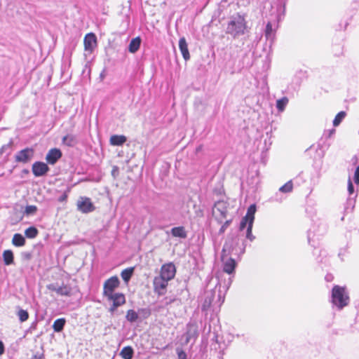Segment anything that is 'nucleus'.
Listing matches in <instances>:
<instances>
[{"label":"nucleus","instance_id":"nucleus-24","mask_svg":"<svg viewBox=\"0 0 359 359\" xmlns=\"http://www.w3.org/2000/svg\"><path fill=\"white\" fill-rule=\"evenodd\" d=\"M66 324V320L64 318L55 320L53 325V329L55 332H60L63 330Z\"/></svg>","mask_w":359,"mask_h":359},{"label":"nucleus","instance_id":"nucleus-15","mask_svg":"<svg viewBox=\"0 0 359 359\" xmlns=\"http://www.w3.org/2000/svg\"><path fill=\"white\" fill-rule=\"evenodd\" d=\"M85 50L91 53L97 46V37L94 33H88L84 37Z\"/></svg>","mask_w":359,"mask_h":359},{"label":"nucleus","instance_id":"nucleus-41","mask_svg":"<svg viewBox=\"0 0 359 359\" xmlns=\"http://www.w3.org/2000/svg\"><path fill=\"white\" fill-rule=\"evenodd\" d=\"M176 353L178 359H188L186 352L183 351L181 348L177 347L176 348Z\"/></svg>","mask_w":359,"mask_h":359},{"label":"nucleus","instance_id":"nucleus-8","mask_svg":"<svg viewBox=\"0 0 359 359\" xmlns=\"http://www.w3.org/2000/svg\"><path fill=\"white\" fill-rule=\"evenodd\" d=\"M77 210L82 213L88 214L95 210V206L90 198L81 196L76 203Z\"/></svg>","mask_w":359,"mask_h":359},{"label":"nucleus","instance_id":"nucleus-52","mask_svg":"<svg viewBox=\"0 0 359 359\" xmlns=\"http://www.w3.org/2000/svg\"><path fill=\"white\" fill-rule=\"evenodd\" d=\"M43 354L36 353L33 355L32 359H43Z\"/></svg>","mask_w":359,"mask_h":359},{"label":"nucleus","instance_id":"nucleus-29","mask_svg":"<svg viewBox=\"0 0 359 359\" xmlns=\"http://www.w3.org/2000/svg\"><path fill=\"white\" fill-rule=\"evenodd\" d=\"M57 294L61 296L70 297L72 294V288L69 286L63 284L62 286H59L58 289H57Z\"/></svg>","mask_w":359,"mask_h":359},{"label":"nucleus","instance_id":"nucleus-26","mask_svg":"<svg viewBox=\"0 0 359 359\" xmlns=\"http://www.w3.org/2000/svg\"><path fill=\"white\" fill-rule=\"evenodd\" d=\"M123 359H132L134 355V350L131 346H125L120 353Z\"/></svg>","mask_w":359,"mask_h":359},{"label":"nucleus","instance_id":"nucleus-37","mask_svg":"<svg viewBox=\"0 0 359 359\" xmlns=\"http://www.w3.org/2000/svg\"><path fill=\"white\" fill-rule=\"evenodd\" d=\"M231 222H232V219H227L224 222H222V225L220 227L218 233L220 234V235L223 234L225 232V231L226 230V229L230 226Z\"/></svg>","mask_w":359,"mask_h":359},{"label":"nucleus","instance_id":"nucleus-35","mask_svg":"<svg viewBox=\"0 0 359 359\" xmlns=\"http://www.w3.org/2000/svg\"><path fill=\"white\" fill-rule=\"evenodd\" d=\"M346 116L345 111L339 112L333 120V126H338Z\"/></svg>","mask_w":359,"mask_h":359},{"label":"nucleus","instance_id":"nucleus-13","mask_svg":"<svg viewBox=\"0 0 359 359\" xmlns=\"http://www.w3.org/2000/svg\"><path fill=\"white\" fill-rule=\"evenodd\" d=\"M34 150L32 148L27 147L17 152L15 156V161L17 163H27L33 158Z\"/></svg>","mask_w":359,"mask_h":359},{"label":"nucleus","instance_id":"nucleus-55","mask_svg":"<svg viewBox=\"0 0 359 359\" xmlns=\"http://www.w3.org/2000/svg\"><path fill=\"white\" fill-rule=\"evenodd\" d=\"M67 198V196L66 195H63L60 198V201H63L66 199Z\"/></svg>","mask_w":359,"mask_h":359},{"label":"nucleus","instance_id":"nucleus-40","mask_svg":"<svg viewBox=\"0 0 359 359\" xmlns=\"http://www.w3.org/2000/svg\"><path fill=\"white\" fill-rule=\"evenodd\" d=\"M37 210V208L35 205H27L25 208V213L26 215H33Z\"/></svg>","mask_w":359,"mask_h":359},{"label":"nucleus","instance_id":"nucleus-17","mask_svg":"<svg viewBox=\"0 0 359 359\" xmlns=\"http://www.w3.org/2000/svg\"><path fill=\"white\" fill-rule=\"evenodd\" d=\"M108 300L112 301L114 307H119L126 303V297L123 293L116 292L107 297Z\"/></svg>","mask_w":359,"mask_h":359},{"label":"nucleus","instance_id":"nucleus-33","mask_svg":"<svg viewBox=\"0 0 359 359\" xmlns=\"http://www.w3.org/2000/svg\"><path fill=\"white\" fill-rule=\"evenodd\" d=\"M138 318H139V316L135 311H134L133 309H130L127 311L126 318L128 322L135 323V321H137Z\"/></svg>","mask_w":359,"mask_h":359},{"label":"nucleus","instance_id":"nucleus-43","mask_svg":"<svg viewBox=\"0 0 359 359\" xmlns=\"http://www.w3.org/2000/svg\"><path fill=\"white\" fill-rule=\"evenodd\" d=\"M348 191L350 196L354 193V186L350 177L348 180Z\"/></svg>","mask_w":359,"mask_h":359},{"label":"nucleus","instance_id":"nucleus-10","mask_svg":"<svg viewBox=\"0 0 359 359\" xmlns=\"http://www.w3.org/2000/svg\"><path fill=\"white\" fill-rule=\"evenodd\" d=\"M120 280L116 276L107 279L103 285V295L108 297L114 294V290L119 286Z\"/></svg>","mask_w":359,"mask_h":359},{"label":"nucleus","instance_id":"nucleus-34","mask_svg":"<svg viewBox=\"0 0 359 359\" xmlns=\"http://www.w3.org/2000/svg\"><path fill=\"white\" fill-rule=\"evenodd\" d=\"M293 185L292 180L288 181L280 187L279 191L282 193H290L292 191Z\"/></svg>","mask_w":359,"mask_h":359},{"label":"nucleus","instance_id":"nucleus-3","mask_svg":"<svg viewBox=\"0 0 359 359\" xmlns=\"http://www.w3.org/2000/svg\"><path fill=\"white\" fill-rule=\"evenodd\" d=\"M231 251H233L231 245L226 242L223 246L222 252V262L223 265V271L229 275L234 274L235 269L237 265L235 259L229 257L231 253Z\"/></svg>","mask_w":359,"mask_h":359},{"label":"nucleus","instance_id":"nucleus-57","mask_svg":"<svg viewBox=\"0 0 359 359\" xmlns=\"http://www.w3.org/2000/svg\"><path fill=\"white\" fill-rule=\"evenodd\" d=\"M348 23L346 22L345 23L344 29L346 28V27L348 26Z\"/></svg>","mask_w":359,"mask_h":359},{"label":"nucleus","instance_id":"nucleus-23","mask_svg":"<svg viewBox=\"0 0 359 359\" xmlns=\"http://www.w3.org/2000/svg\"><path fill=\"white\" fill-rule=\"evenodd\" d=\"M3 259L5 265H11L13 264L14 256L13 252L11 250H4L3 252Z\"/></svg>","mask_w":359,"mask_h":359},{"label":"nucleus","instance_id":"nucleus-49","mask_svg":"<svg viewBox=\"0 0 359 359\" xmlns=\"http://www.w3.org/2000/svg\"><path fill=\"white\" fill-rule=\"evenodd\" d=\"M4 351H5V347H4V343L2 342V341L0 340V355H1L2 354L4 353Z\"/></svg>","mask_w":359,"mask_h":359},{"label":"nucleus","instance_id":"nucleus-32","mask_svg":"<svg viewBox=\"0 0 359 359\" xmlns=\"http://www.w3.org/2000/svg\"><path fill=\"white\" fill-rule=\"evenodd\" d=\"M38 233L39 231L35 226H29L25 231V235L28 238H34Z\"/></svg>","mask_w":359,"mask_h":359},{"label":"nucleus","instance_id":"nucleus-20","mask_svg":"<svg viewBox=\"0 0 359 359\" xmlns=\"http://www.w3.org/2000/svg\"><path fill=\"white\" fill-rule=\"evenodd\" d=\"M62 142L63 144L69 147H73L77 144V139L75 135L68 134L62 137Z\"/></svg>","mask_w":359,"mask_h":359},{"label":"nucleus","instance_id":"nucleus-44","mask_svg":"<svg viewBox=\"0 0 359 359\" xmlns=\"http://www.w3.org/2000/svg\"><path fill=\"white\" fill-rule=\"evenodd\" d=\"M335 133V129H331L328 130H325L323 133V137L325 139L330 138Z\"/></svg>","mask_w":359,"mask_h":359},{"label":"nucleus","instance_id":"nucleus-6","mask_svg":"<svg viewBox=\"0 0 359 359\" xmlns=\"http://www.w3.org/2000/svg\"><path fill=\"white\" fill-rule=\"evenodd\" d=\"M199 332L197 324L194 322H189L187 325L186 332L181 337L182 345L186 346L189 343H191V346H192L195 344Z\"/></svg>","mask_w":359,"mask_h":359},{"label":"nucleus","instance_id":"nucleus-1","mask_svg":"<svg viewBox=\"0 0 359 359\" xmlns=\"http://www.w3.org/2000/svg\"><path fill=\"white\" fill-rule=\"evenodd\" d=\"M264 8L271 7V15L273 18L268 21L266 25L264 36L267 40L273 41L276 36V31L278 28V22L280 20L281 16L284 15L285 4L283 1H265Z\"/></svg>","mask_w":359,"mask_h":359},{"label":"nucleus","instance_id":"nucleus-30","mask_svg":"<svg viewBox=\"0 0 359 359\" xmlns=\"http://www.w3.org/2000/svg\"><path fill=\"white\" fill-rule=\"evenodd\" d=\"M289 102L287 97H283L276 101V108L279 112H283Z\"/></svg>","mask_w":359,"mask_h":359},{"label":"nucleus","instance_id":"nucleus-39","mask_svg":"<svg viewBox=\"0 0 359 359\" xmlns=\"http://www.w3.org/2000/svg\"><path fill=\"white\" fill-rule=\"evenodd\" d=\"M13 144V142L12 140H11L8 144H4L0 148V155H2L3 154H4L7 150H10L11 149Z\"/></svg>","mask_w":359,"mask_h":359},{"label":"nucleus","instance_id":"nucleus-42","mask_svg":"<svg viewBox=\"0 0 359 359\" xmlns=\"http://www.w3.org/2000/svg\"><path fill=\"white\" fill-rule=\"evenodd\" d=\"M250 224V220L249 219H246L245 217H243L241 221V223H240V230L242 231L243 230L246 226L249 225Z\"/></svg>","mask_w":359,"mask_h":359},{"label":"nucleus","instance_id":"nucleus-28","mask_svg":"<svg viewBox=\"0 0 359 359\" xmlns=\"http://www.w3.org/2000/svg\"><path fill=\"white\" fill-rule=\"evenodd\" d=\"M12 243L17 247L23 246L25 244V238L20 233H15L12 239Z\"/></svg>","mask_w":359,"mask_h":359},{"label":"nucleus","instance_id":"nucleus-9","mask_svg":"<svg viewBox=\"0 0 359 359\" xmlns=\"http://www.w3.org/2000/svg\"><path fill=\"white\" fill-rule=\"evenodd\" d=\"M229 204L224 201H219L215 203L213 212H219V215H216L215 219L218 223L222 224L223 220L226 219L228 212Z\"/></svg>","mask_w":359,"mask_h":359},{"label":"nucleus","instance_id":"nucleus-12","mask_svg":"<svg viewBox=\"0 0 359 359\" xmlns=\"http://www.w3.org/2000/svg\"><path fill=\"white\" fill-rule=\"evenodd\" d=\"M175 273L176 268L175 264L172 262H169L162 265L158 276L170 281L175 278Z\"/></svg>","mask_w":359,"mask_h":359},{"label":"nucleus","instance_id":"nucleus-22","mask_svg":"<svg viewBox=\"0 0 359 359\" xmlns=\"http://www.w3.org/2000/svg\"><path fill=\"white\" fill-rule=\"evenodd\" d=\"M141 39L137 36L133 39L128 45V51L131 53H136L140 47Z\"/></svg>","mask_w":359,"mask_h":359},{"label":"nucleus","instance_id":"nucleus-25","mask_svg":"<svg viewBox=\"0 0 359 359\" xmlns=\"http://www.w3.org/2000/svg\"><path fill=\"white\" fill-rule=\"evenodd\" d=\"M135 268L129 267L123 270L121 276L126 283H128L133 275Z\"/></svg>","mask_w":359,"mask_h":359},{"label":"nucleus","instance_id":"nucleus-56","mask_svg":"<svg viewBox=\"0 0 359 359\" xmlns=\"http://www.w3.org/2000/svg\"><path fill=\"white\" fill-rule=\"evenodd\" d=\"M325 279L327 280V281H330L331 280L330 278V275H327L326 277H325Z\"/></svg>","mask_w":359,"mask_h":359},{"label":"nucleus","instance_id":"nucleus-27","mask_svg":"<svg viewBox=\"0 0 359 359\" xmlns=\"http://www.w3.org/2000/svg\"><path fill=\"white\" fill-rule=\"evenodd\" d=\"M257 208L255 204H252L249 206L245 215L246 219H249L250 224H253L255 220V214L256 212Z\"/></svg>","mask_w":359,"mask_h":359},{"label":"nucleus","instance_id":"nucleus-7","mask_svg":"<svg viewBox=\"0 0 359 359\" xmlns=\"http://www.w3.org/2000/svg\"><path fill=\"white\" fill-rule=\"evenodd\" d=\"M224 300L221 302V295L215 290H206L204 293V301L202 304V310L207 311L211 306L217 305L219 306Z\"/></svg>","mask_w":359,"mask_h":359},{"label":"nucleus","instance_id":"nucleus-5","mask_svg":"<svg viewBox=\"0 0 359 359\" xmlns=\"http://www.w3.org/2000/svg\"><path fill=\"white\" fill-rule=\"evenodd\" d=\"M327 232V226L325 224L320 223L313 224L308 231L309 243L316 248L320 238Z\"/></svg>","mask_w":359,"mask_h":359},{"label":"nucleus","instance_id":"nucleus-48","mask_svg":"<svg viewBox=\"0 0 359 359\" xmlns=\"http://www.w3.org/2000/svg\"><path fill=\"white\" fill-rule=\"evenodd\" d=\"M278 193H276V195L272 198V200L276 202H281L283 201L282 197H278Z\"/></svg>","mask_w":359,"mask_h":359},{"label":"nucleus","instance_id":"nucleus-2","mask_svg":"<svg viewBox=\"0 0 359 359\" xmlns=\"http://www.w3.org/2000/svg\"><path fill=\"white\" fill-rule=\"evenodd\" d=\"M246 15L239 13L229 17L226 33L231 35L233 39H238L249 32L250 27L245 20Z\"/></svg>","mask_w":359,"mask_h":359},{"label":"nucleus","instance_id":"nucleus-53","mask_svg":"<svg viewBox=\"0 0 359 359\" xmlns=\"http://www.w3.org/2000/svg\"><path fill=\"white\" fill-rule=\"evenodd\" d=\"M118 307H114V304L112 303V305L111 306V307L109 308V311L111 313H114V311L116 310Z\"/></svg>","mask_w":359,"mask_h":359},{"label":"nucleus","instance_id":"nucleus-54","mask_svg":"<svg viewBox=\"0 0 359 359\" xmlns=\"http://www.w3.org/2000/svg\"><path fill=\"white\" fill-rule=\"evenodd\" d=\"M233 276L232 277H229V281H228V283L226 284V286L227 287H229L232 282V278H233Z\"/></svg>","mask_w":359,"mask_h":359},{"label":"nucleus","instance_id":"nucleus-50","mask_svg":"<svg viewBox=\"0 0 359 359\" xmlns=\"http://www.w3.org/2000/svg\"><path fill=\"white\" fill-rule=\"evenodd\" d=\"M37 323H38V320H35L30 325V327L29 329L31 330H36V326H37Z\"/></svg>","mask_w":359,"mask_h":359},{"label":"nucleus","instance_id":"nucleus-45","mask_svg":"<svg viewBox=\"0 0 359 359\" xmlns=\"http://www.w3.org/2000/svg\"><path fill=\"white\" fill-rule=\"evenodd\" d=\"M353 181L356 184H359V164L356 166L355 170Z\"/></svg>","mask_w":359,"mask_h":359},{"label":"nucleus","instance_id":"nucleus-36","mask_svg":"<svg viewBox=\"0 0 359 359\" xmlns=\"http://www.w3.org/2000/svg\"><path fill=\"white\" fill-rule=\"evenodd\" d=\"M17 315L20 322H25L29 318V313L27 311L22 309H19Z\"/></svg>","mask_w":359,"mask_h":359},{"label":"nucleus","instance_id":"nucleus-47","mask_svg":"<svg viewBox=\"0 0 359 359\" xmlns=\"http://www.w3.org/2000/svg\"><path fill=\"white\" fill-rule=\"evenodd\" d=\"M58 285L57 284H55V283H52V284H49L48 286H47V288L50 290V291H54L55 292H57V289H58Z\"/></svg>","mask_w":359,"mask_h":359},{"label":"nucleus","instance_id":"nucleus-51","mask_svg":"<svg viewBox=\"0 0 359 359\" xmlns=\"http://www.w3.org/2000/svg\"><path fill=\"white\" fill-rule=\"evenodd\" d=\"M358 161H359V158L357 156H354L352 159H351V161L353 163V165H358Z\"/></svg>","mask_w":359,"mask_h":359},{"label":"nucleus","instance_id":"nucleus-46","mask_svg":"<svg viewBox=\"0 0 359 359\" xmlns=\"http://www.w3.org/2000/svg\"><path fill=\"white\" fill-rule=\"evenodd\" d=\"M21 256L22 258L25 260H29L32 257V253L29 252H22Z\"/></svg>","mask_w":359,"mask_h":359},{"label":"nucleus","instance_id":"nucleus-31","mask_svg":"<svg viewBox=\"0 0 359 359\" xmlns=\"http://www.w3.org/2000/svg\"><path fill=\"white\" fill-rule=\"evenodd\" d=\"M357 195H355L354 197H348L347 201H346V205H345V208H344V211L346 212H348V211L351 212L354 207H355V197H356Z\"/></svg>","mask_w":359,"mask_h":359},{"label":"nucleus","instance_id":"nucleus-58","mask_svg":"<svg viewBox=\"0 0 359 359\" xmlns=\"http://www.w3.org/2000/svg\"><path fill=\"white\" fill-rule=\"evenodd\" d=\"M244 252H245V246L243 247V250H242V252H242V253H244Z\"/></svg>","mask_w":359,"mask_h":359},{"label":"nucleus","instance_id":"nucleus-4","mask_svg":"<svg viewBox=\"0 0 359 359\" xmlns=\"http://www.w3.org/2000/svg\"><path fill=\"white\" fill-rule=\"evenodd\" d=\"M332 302L339 309L347 306L349 302V297L346 292L345 287L334 285L332 290Z\"/></svg>","mask_w":359,"mask_h":359},{"label":"nucleus","instance_id":"nucleus-14","mask_svg":"<svg viewBox=\"0 0 359 359\" xmlns=\"http://www.w3.org/2000/svg\"><path fill=\"white\" fill-rule=\"evenodd\" d=\"M49 170V167L43 162L36 161L32 164V171L36 177L46 175Z\"/></svg>","mask_w":359,"mask_h":359},{"label":"nucleus","instance_id":"nucleus-38","mask_svg":"<svg viewBox=\"0 0 359 359\" xmlns=\"http://www.w3.org/2000/svg\"><path fill=\"white\" fill-rule=\"evenodd\" d=\"M253 224H249V225L247 226V231H246V238L249 239L250 241H253L255 239V236L252 235V230Z\"/></svg>","mask_w":359,"mask_h":359},{"label":"nucleus","instance_id":"nucleus-21","mask_svg":"<svg viewBox=\"0 0 359 359\" xmlns=\"http://www.w3.org/2000/svg\"><path fill=\"white\" fill-rule=\"evenodd\" d=\"M127 140V138L124 135H114L110 137V144L114 146H121Z\"/></svg>","mask_w":359,"mask_h":359},{"label":"nucleus","instance_id":"nucleus-11","mask_svg":"<svg viewBox=\"0 0 359 359\" xmlns=\"http://www.w3.org/2000/svg\"><path fill=\"white\" fill-rule=\"evenodd\" d=\"M168 280L160 277L156 276L153 280L154 291L158 296H163L166 293Z\"/></svg>","mask_w":359,"mask_h":359},{"label":"nucleus","instance_id":"nucleus-18","mask_svg":"<svg viewBox=\"0 0 359 359\" xmlns=\"http://www.w3.org/2000/svg\"><path fill=\"white\" fill-rule=\"evenodd\" d=\"M179 48L182 55L183 58L185 60H188L190 58V54L188 49V44L184 37H182L179 40Z\"/></svg>","mask_w":359,"mask_h":359},{"label":"nucleus","instance_id":"nucleus-16","mask_svg":"<svg viewBox=\"0 0 359 359\" xmlns=\"http://www.w3.org/2000/svg\"><path fill=\"white\" fill-rule=\"evenodd\" d=\"M62 151L57 148L51 149L46 154V160L48 163L54 165L62 157Z\"/></svg>","mask_w":359,"mask_h":359},{"label":"nucleus","instance_id":"nucleus-19","mask_svg":"<svg viewBox=\"0 0 359 359\" xmlns=\"http://www.w3.org/2000/svg\"><path fill=\"white\" fill-rule=\"evenodd\" d=\"M170 233L173 237L183 239L187 237V232L185 230V228L182 226L172 228Z\"/></svg>","mask_w":359,"mask_h":359}]
</instances>
